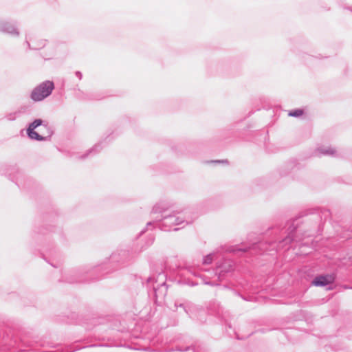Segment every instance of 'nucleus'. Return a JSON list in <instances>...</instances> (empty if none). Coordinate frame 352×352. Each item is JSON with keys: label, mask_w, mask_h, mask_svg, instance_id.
I'll use <instances>...</instances> for the list:
<instances>
[{"label": "nucleus", "mask_w": 352, "mask_h": 352, "mask_svg": "<svg viewBox=\"0 0 352 352\" xmlns=\"http://www.w3.org/2000/svg\"><path fill=\"white\" fill-rule=\"evenodd\" d=\"M316 153L318 156L320 155L332 156L337 155L336 149L329 146H321L316 149Z\"/></svg>", "instance_id": "4"}, {"label": "nucleus", "mask_w": 352, "mask_h": 352, "mask_svg": "<svg viewBox=\"0 0 352 352\" xmlns=\"http://www.w3.org/2000/svg\"><path fill=\"white\" fill-rule=\"evenodd\" d=\"M166 220L167 223H172L174 225H179L184 221L181 218L175 217H173V216L166 217Z\"/></svg>", "instance_id": "6"}, {"label": "nucleus", "mask_w": 352, "mask_h": 352, "mask_svg": "<svg viewBox=\"0 0 352 352\" xmlns=\"http://www.w3.org/2000/svg\"><path fill=\"white\" fill-rule=\"evenodd\" d=\"M164 209V204H157L155 205L153 208V213H157V212H161Z\"/></svg>", "instance_id": "8"}, {"label": "nucleus", "mask_w": 352, "mask_h": 352, "mask_svg": "<svg viewBox=\"0 0 352 352\" xmlns=\"http://www.w3.org/2000/svg\"><path fill=\"white\" fill-rule=\"evenodd\" d=\"M54 88L53 82L47 80L35 87L31 94V98L34 101H41L49 96Z\"/></svg>", "instance_id": "1"}, {"label": "nucleus", "mask_w": 352, "mask_h": 352, "mask_svg": "<svg viewBox=\"0 0 352 352\" xmlns=\"http://www.w3.org/2000/svg\"><path fill=\"white\" fill-rule=\"evenodd\" d=\"M0 31L10 34L13 36L19 35V32L16 28L12 24L8 22L0 23Z\"/></svg>", "instance_id": "5"}, {"label": "nucleus", "mask_w": 352, "mask_h": 352, "mask_svg": "<svg viewBox=\"0 0 352 352\" xmlns=\"http://www.w3.org/2000/svg\"><path fill=\"white\" fill-rule=\"evenodd\" d=\"M41 125H43V120L41 119H36L33 122L30 124L27 129V133L30 139L36 140L37 141L46 140L47 137H45L42 135H39L37 132L34 131L35 129Z\"/></svg>", "instance_id": "2"}, {"label": "nucleus", "mask_w": 352, "mask_h": 352, "mask_svg": "<svg viewBox=\"0 0 352 352\" xmlns=\"http://www.w3.org/2000/svg\"><path fill=\"white\" fill-rule=\"evenodd\" d=\"M47 136L50 137L52 135V131L50 129H47Z\"/></svg>", "instance_id": "10"}, {"label": "nucleus", "mask_w": 352, "mask_h": 352, "mask_svg": "<svg viewBox=\"0 0 352 352\" xmlns=\"http://www.w3.org/2000/svg\"><path fill=\"white\" fill-rule=\"evenodd\" d=\"M76 76H77V77H78L79 78H81V74H80V72H77L76 73Z\"/></svg>", "instance_id": "11"}, {"label": "nucleus", "mask_w": 352, "mask_h": 352, "mask_svg": "<svg viewBox=\"0 0 352 352\" xmlns=\"http://www.w3.org/2000/svg\"><path fill=\"white\" fill-rule=\"evenodd\" d=\"M302 113H303L302 110H301V109H296L294 111H289L288 115L289 116H292V117H299V116H302Z\"/></svg>", "instance_id": "7"}, {"label": "nucleus", "mask_w": 352, "mask_h": 352, "mask_svg": "<svg viewBox=\"0 0 352 352\" xmlns=\"http://www.w3.org/2000/svg\"><path fill=\"white\" fill-rule=\"evenodd\" d=\"M212 255L209 254L204 258V264H210L212 262Z\"/></svg>", "instance_id": "9"}, {"label": "nucleus", "mask_w": 352, "mask_h": 352, "mask_svg": "<svg viewBox=\"0 0 352 352\" xmlns=\"http://www.w3.org/2000/svg\"><path fill=\"white\" fill-rule=\"evenodd\" d=\"M334 277L332 275L320 276L313 280L315 286L324 287L333 282Z\"/></svg>", "instance_id": "3"}]
</instances>
